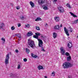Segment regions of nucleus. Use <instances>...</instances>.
<instances>
[{"label": "nucleus", "instance_id": "obj_1", "mask_svg": "<svg viewBox=\"0 0 78 78\" xmlns=\"http://www.w3.org/2000/svg\"><path fill=\"white\" fill-rule=\"evenodd\" d=\"M72 66H73V64L69 62H65L62 65V67L63 69L70 68Z\"/></svg>", "mask_w": 78, "mask_h": 78}, {"label": "nucleus", "instance_id": "obj_2", "mask_svg": "<svg viewBox=\"0 0 78 78\" xmlns=\"http://www.w3.org/2000/svg\"><path fill=\"white\" fill-rule=\"evenodd\" d=\"M28 44L30 46L31 48H34V47H35V44H34V42L30 39L28 40Z\"/></svg>", "mask_w": 78, "mask_h": 78}, {"label": "nucleus", "instance_id": "obj_3", "mask_svg": "<svg viewBox=\"0 0 78 78\" xmlns=\"http://www.w3.org/2000/svg\"><path fill=\"white\" fill-rule=\"evenodd\" d=\"M34 38H35V39H37L38 41H39L38 44H39V45L42 44V40L39 39V36H37L36 35L33 36Z\"/></svg>", "mask_w": 78, "mask_h": 78}, {"label": "nucleus", "instance_id": "obj_4", "mask_svg": "<svg viewBox=\"0 0 78 78\" xmlns=\"http://www.w3.org/2000/svg\"><path fill=\"white\" fill-rule=\"evenodd\" d=\"M9 54H8L6 55L5 61V63L6 65L9 64Z\"/></svg>", "mask_w": 78, "mask_h": 78}, {"label": "nucleus", "instance_id": "obj_5", "mask_svg": "<svg viewBox=\"0 0 78 78\" xmlns=\"http://www.w3.org/2000/svg\"><path fill=\"white\" fill-rule=\"evenodd\" d=\"M58 9L60 13H63V12H64V8L62 6H60L58 7Z\"/></svg>", "mask_w": 78, "mask_h": 78}, {"label": "nucleus", "instance_id": "obj_6", "mask_svg": "<svg viewBox=\"0 0 78 78\" xmlns=\"http://www.w3.org/2000/svg\"><path fill=\"white\" fill-rule=\"evenodd\" d=\"M60 50L62 55H65V53H66V51L64 49V48L62 47H61L60 48Z\"/></svg>", "mask_w": 78, "mask_h": 78}, {"label": "nucleus", "instance_id": "obj_7", "mask_svg": "<svg viewBox=\"0 0 78 78\" xmlns=\"http://www.w3.org/2000/svg\"><path fill=\"white\" fill-rule=\"evenodd\" d=\"M5 26L4 23H0V29H2V31L5 30V28L3 27H5Z\"/></svg>", "mask_w": 78, "mask_h": 78}, {"label": "nucleus", "instance_id": "obj_8", "mask_svg": "<svg viewBox=\"0 0 78 78\" xmlns=\"http://www.w3.org/2000/svg\"><path fill=\"white\" fill-rule=\"evenodd\" d=\"M64 30L66 35L68 36H69V32L67 30L66 28V27H64Z\"/></svg>", "mask_w": 78, "mask_h": 78}, {"label": "nucleus", "instance_id": "obj_9", "mask_svg": "<svg viewBox=\"0 0 78 78\" xmlns=\"http://www.w3.org/2000/svg\"><path fill=\"white\" fill-rule=\"evenodd\" d=\"M42 44H43V42L42 41V44L39 45V43H38V45L39 47H40L41 48V51H45V50H44V47H43V45Z\"/></svg>", "mask_w": 78, "mask_h": 78}, {"label": "nucleus", "instance_id": "obj_10", "mask_svg": "<svg viewBox=\"0 0 78 78\" xmlns=\"http://www.w3.org/2000/svg\"><path fill=\"white\" fill-rule=\"evenodd\" d=\"M33 34L32 33V32L31 31H29L27 34V36L29 37V36H32Z\"/></svg>", "mask_w": 78, "mask_h": 78}, {"label": "nucleus", "instance_id": "obj_11", "mask_svg": "<svg viewBox=\"0 0 78 78\" xmlns=\"http://www.w3.org/2000/svg\"><path fill=\"white\" fill-rule=\"evenodd\" d=\"M43 8L44 9V10H48V7L45 5H44L42 6Z\"/></svg>", "mask_w": 78, "mask_h": 78}, {"label": "nucleus", "instance_id": "obj_12", "mask_svg": "<svg viewBox=\"0 0 78 78\" xmlns=\"http://www.w3.org/2000/svg\"><path fill=\"white\" fill-rule=\"evenodd\" d=\"M38 2L39 5L43 4L44 3V2L43 1V0H38Z\"/></svg>", "mask_w": 78, "mask_h": 78}, {"label": "nucleus", "instance_id": "obj_13", "mask_svg": "<svg viewBox=\"0 0 78 78\" xmlns=\"http://www.w3.org/2000/svg\"><path fill=\"white\" fill-rule=\"evenodd\" d=\"M60 27H59V25H57L54 27V29H55V30H59Z\"/></svg>", "mask_w": 78, "mask_h": 78}, {"label": "nucleus", "instance_id": "obj_14", "mask_svg": "<svg viewBox=\"0 0 78 78\" xmlns=\"http://www.w3.org/2000/svg\"><path fill=\"white\" fill-rule=\"evenodd\" d=\"M54 19L56 22H59V20H60V19L59 18V17H55L54 18Z\"/></svg>", "mask_w": 78, "mask_h": 78}, {"label": "nucleus", "instance_id": "obj_15", "mask_svg": "<svg viewBox=\"0 0 78 78\" xmlns=\"http://www.w3.org/2000/svg\"><path fill=\"white\" fill-rule=\"evenodd\" d=\"M68 47L69 48H70L72 47V43L69 42L68 44Z\"/></svg>", "mask_w": 78, "mask_h": 78}, {"label": "nucleus", "instance_id": "obj_16", "mask_svg": "<svg viewBox=\"0 0 78 78\" xmlns=\"http://www.w3.org/2000/svg\"><path fill=\"white\" fill-rule=\"evenodd\" d=\"M72 59L71 56H69L67 57V61H70Z\"/></svg>", "mask_w": 78, "mask_h": 78}, {"label": "nucleus", "instance_id": "obj_17", "mask_svg": "<svg viewBox=\"0 0 78 78\" xmlns=\"http://www.w3.org/2000/svg\"><path fill=\"white\" fill-rule=\"evenodd\" d=\"M30 5L32 8H34V4L32 2L30 1Z\"/></svg>", "mask_w": 78, "mask_h": 78}, {"label": "nucleus", "instance_id": "obj_18", "mask_svg": "<svg viewBox=\"0 0 78 78\" xmlns=\"http://www.w3.org/2000/svg\"><path fill=\"white\" fill-rule=\"evenodd\" d=\"M31 56L34 58H36L37 57V56L36 55H34L33 53H31Z\"/></svg>", "mask_w": 78, "mask_h": 78}, {"label": "nucleus", "instance_id": "obj_19", "mask_svg": "<svg viewBox=\"0 0 78 78\" xmlns=\"http://www.w3.org/2000/svg\"><path fill=\"white\" fill-rule=\"evenodd\" d=\"M70 13L71 14V16H73V17H77V16H76V15L74 14L72 12H70Z\"/></svg>", "mask_w": 78, "mask_h": 78}, {"label": "nucleus", "instance_id": "obj_20", "mask_svg": "<svg viewBox=\"0 0 78 78\" xmlns=\"http://www.w3.org/2000/svg\"><path fill=\"white\" fill-rule=\"evenodd\" d=\"M41 18L40 17H38L36 19L35 21L36 22H37V21H39L41 20Z\"/></svg>", "mask_w": 78, "mask_h": 78}, {"label": "nucleus", "instance_id": "obj_21", "mask_svg": "<svg viewBox=\"0 0 78 78\" xmlns=\"http://www.w3.org/2000/svg\"><path fill=\"white\" fill-rule=\"evenodd\" d=\"M53 37L54 38H56L57 37V34L55 32H54L53 33Z\"/></svg>", "mask_w": 78, "mask_h": 78}, {"label": "nucleus", "instance_id": "obj_22", "mask_svg": "<svg viewBox=\"0 0 78 78\" xmlns=\"http://www.w3.org/2000/svg\"><path fill=\"white\" fill-rule=\"evenodd\" d=\"M38 69L39 70H41V69H43V66L41 65H39L38 67Z\"/></svg>", "mask_w": 78, "mask_h": 78}, {"label": "nucleus", "instance_id": "obj_23", "mask_svg": "<svg viewBox=\"0 0 78 78\" xmlns=\"http://www.w3.org/2000/svg\"><path fill=\"white\" fill-rule=\"evenodd\" d=\"M30 50L28 49V48H26V52L28 54L29 53H30Z\"/></svg>", "mask_w": 78, "mask_h": 78}, {"label": "nucleus", "instance_id": "obj_24", "mask_svg": "<svg viewBox=\"0 0 78 78\" xmlns=\"http://www.w3.org/2000/svg\"><path fill=\"white\" fill-rule=\"evenodd\" d=\"M78 23V19H77L74 21L73 23H74L75 24H77Z\"/></svg>", "mask_w": 78, "mask_h": 78}, {"label": "nucleus", "instance_id": "obj_25", "mask_svg": "<svg viewBox=\"0 0 78 78\" xmlns=\"http://www.w3.org/2000/svg\"><path fill=\"white\" fill-rule=\"evenodd\" d=\"M66 6H67L68 8H69L70 9H71L72 7H71V5H70L69 4H67Z\"/></svg>", "mask_w": 78, "mask_h": 78}, {"label": "nucleus", "instance_id": "obj_26", "mask_svg": "<svg viewBox=\"0 0 78 78\" xmlns=\"http://www.w3.org/2000/svg\"><path fill=\"white\" fill-rule=\"evenodd\" d=\"M65 55L66 56H70V54L68 52H66V53Z\"/></svg>", "mask_w": 78, "mask_h": 78}, {"label": "nucleus", "instance_id": "obj_27", "mask_svg": "<svg viewBox=\"0 0 78 78\" xmlns=\"http://www.w3.org/2000/svg\"><path fill=\"white\" fill-rule=\"evenodd\" d=\"M20 18L21 20H23L25 19V17L23 16H20Z\"/></svg>", "mask_w": 78, "mask_h": 78}, {"label": "nucleus", "instance_id": "obj_28", "mask_svg": "<svg viewBox=\"0 0 78 78\" xmlns=\"http://www.w3.org/2000/svg\"><path fill=\"white\" fill-rule=\"evenodd\" d=\"M35 35H36L37 36H41V34L38 32L35 33Z\"/></svg>", "mask_w": 78, "mask_h": 78}, {"label": "nucleus", "instance_id": "obj_29", "mask_svg": "<svg viewBox=\"0 0 78 78\" xmlns=\"http://www.w3.org/2000/svg\"><path fill=\"white\" fill-rule=\"evenodd\" d=\"M41 37L42 39H43V40L45 39V37H46V36H44V35H42L41 36Z\"/></svg>", "mask_w": 78, "mask_h": 78}, {"label": "nucleus", "instance_id": "obj_30", "mask_svg": "<svg viewBox=\"0 0 78 78\" xmlns=\"http://www.w3.org/2000/svg\"><path fill=\"white\" fill-rule=\"evenodd\" d=\"M36 29L37 30H40V27H38V26H36Z\"/></svg>", "mask_w": 78, "mask_h": 78}, {"label": "nucleus", "instance_id": "obj_31", "mask_svg": "<svg viewBox=\"0 0 78 78\" xmlns=\"http://www.w3.org/2000/svg\"><path fill=\"white\" fill-rule=\"evenodd\" d=\"M16 35H17L18 37H22L21 36V34H17Z\"/></svg>", "mask_w": 78, "mask_h": 78}, {"label": "nucleus", "instance_id": "obj_32", "mask_svg": "<svg viewBox=\"0 0 78 78\" xmlns=\"http://www.w3.org/2000/svg\"><path fill=\"white\" fill-rule=\"evenodd\" d=\"M1 40H2V41H3L4 43H5V39L4 37H2L1 38Z\"/></svg>", "mask_w": 78, "mask_h": 78}, {"label": "nucleus", "instance_id": "obj_33", "mask_svg": "<svg viewBox=\"0 0 78 78\" xmlns=\"http://www.w3.org/2000/svg\"><path fill=\"white\" fill-rule=\"evenodd\" d=\"M25 27L26 28H29L30 27V24H27V25H25Z\"/></svg>", "mask_w": 78, "mask_h": 78}, {"label": "nucleus", "instance_id": "obj_34", "mask_svg": "<svg viewBox=\"0 0 78 78\" xmlns=\"http://www.w3.org/2000/svg\"><path fill=\"white\" fill-rule=\"evenodd\" d=\"M69 31L71 32V33H72V31H73V29H72V27H69Z\"/></svg>", "mask_w": 78, "mask_h": 78}, {"label": "nucleus", "instance_id": "obj_35", "mask_svg": "<svg viewBox=\"0 0 78 78\" xmlns=\"http://www.w3.org/2000/svg\"><path fill=\"white\" fill-rule=\"evenodd\" d=\"M11 29L12 30H15V27L14 26H12L11 27Z\"/></svg>", "mask_w": 78, "mask_h": 78}, {"label": "nucleus", "instance_id": "obj_36", "mask_svg": "<svg viewBox=\"0 0 78 78\" xmlns=\"http://www.w3.org/2000/svg\"><path fill=\"white\" fill-rule=\"evenodd\" d=\"M24 62H27V59L26 58H24L23 59Z\"/></svg>", "mask_w": 78, "mask_h": 78}, {"label": "nucleus", "instance_id": "obj_37", "mask_svg": "<svg viewBox=\"0 0 78 78\" xmlns=\"http://www.w3.org/2000/svg\"><path fill=\"white\" fill-rule=\"evenodd\" d=\"M52 74V76H55V71L51 73Z\"/></svg>", "mask_w": 78, "mask_h": 78}, {"label": "nucleus", "instance_id": "obj_38", "mask_svg": "<svg viewBox=\"0 0 78 78\" xmlns=\"http://www.w3.org/2000/svg\"><path fill=\"white\" fill-rule=\"evenodd\" d=\"M17 69H20V65H18Z\"/></svg>", "mask_w": 78, "mask_h": 78}, {"label": "nucleus", "instance_id": "obj_39", "mask_svg": "<svg viewBox=\"0 0 78 78\" xmlns=\"http://www.w3.org/2000/svg\"><path fill=\"white\" fill-rule=\"evenodd\" d=\"M16 8L17 9H20V7L19 6H17L16 7Z\"/></svg>", "mask_w": 78, "mask_h": 78}, {"label": "nucleus", "instance_id": "obj_40", "mask_svg": "<svg viewBox=\"0 0 78 78\" xmlns=\"http://www.w3.org/2000/svg\"><path fill=\"white\" fill-rule=\"evenodd\" d=\"M15 51L16 53H18V52H19V51H18V50H17V49H16L15 50Z\"/></svg>", "mask_w": 78, "mask_h": 78}, {"label": "nucleus", "instance_id": "obj_41", "mask_svg": "<svg viewBox=\"0 0 78 78\" xmlns=\"http://www.w3.org/2000/svg\"><path fill=\"white\" fill-rule=\"evenodd\" d=\"M20 26H21V24H19L18 27H20Z\"/></svg>", "mask_w": 78, "mask_h": 78}, {"label": "nucleus", "instance_id": "obj_42", "mask_svg": "<svg viewBox=\"0 0 78 78\" xmlns=\"http://www.w3.org/2000/svg\"><path fill=\"white\" fill-rule=\"evenodd\" d=\"M10 6H13V4H10Z\"/></svg>", "mask_w": 78, "mask_h": 78}, {"label": "nucleus", "instance_id": "obj_43", "mask_svg": "<svg viewBox=\"0 0 78 78\" xmlns=\"http://www.w3.org/2000/svg\"><path fill=\"white\" fill-rule=\"evenodd\" d=\"M19 41H20V39H21V37H19Z\"/></svg>", "mask_w": 78, "mask_h": 78}, {"label": "nucleus", "instance_id": "obj_44", "mask_svg": "<svg viewBox=\"0 0 78 78\" xmlns=\"http://www.w3.org/2000/svg\"><path fill=\"white\" fill-rule=\"evenodd\" d=\"M60 27H62V24H61L60 25Z\"/></svg>", "mask_w": 78, "mask_h": 78}, {"label": "nucleus", "instance_id": "obj_45", "mask_svg": "<svg viewBox=\"0 0 78 78\" xmlns=\"http://www.w3.org/2000/svg\"><path fill=\"white\" fill-rule=\"evenodd\" d=\"M44 78H47V76H44Z\"/></svg>", "mask_w": 78, "mask_h": 78}, {"label": "nucleus", "instance_id": "obj_46", "mask_svg": "<svg viewBox=\"0 0 78 78\" xmlns=\"http://www.w3.org/2000/svg\"><path fill=\"white\" fill-rule=\"evenodd\" d=\"M57 0H54V2H57Z\"/></svg>", "mask_w": 78, "mask_h": 78}, {"label": "nucleus", "instance_id": "obj_47", "mask_svg": "<svg viewBox=\"0 0 78 78\" xmlns=\"http://www.w3.org/2000/svg\"><path fill=\"white\" fill-rule=\"evenodd\" d=\"M48 25V24H47V23H46V25Z\"/></svg>", "mask_w": 78, "mask_h": 78}, {"label": "nucleus", "instance_id": "obj_48", "mask_svg": "<svg viewBox=\"0 0 78 78\" xmlns=\"http://www.w3.org/2000/svg\"><path fill=\"white\" fill-rule=\"evenodd\" d=\"M77 38H78V35L77 36Z\"/></svg>", "mask_w": 78, "mask_h": 78}, {"label": "nucleus", "instance_id": "obj_49", "mask_svg": "<svg viewBox=\"0 0 78 78\" xmlns=\"http://www.w3.org/2000/svg\"><path fill=\"white\" fill-rule=\"evenodd\" d=\"M68 77H69V78H70V77H69V76H68Z\"/></svg>", "mask_w": 78, "mask_h": 78}]
</instances>
